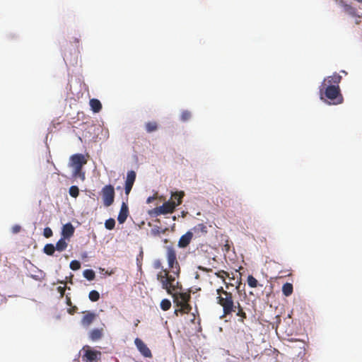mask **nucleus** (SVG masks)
<instances>
[{"instance_id":"nucleus-1","label":"nucleus","mask_w":362,"mask_h":362,"mask_svg":"<svg viewBox=\"0 0 362 362\" xmlns=\"http://www.w3.org/2000/svg\"><path fill=\"white\" fill-rule=\"evenodd\" d=\"M216 303L222 308L223 316L235 313L238 322L244 323L247 314L240 302L235 299V296L222 286L216 289Z\"/></svg>"},{"instance_id":"nucleus-2","label":"nucleus","mask_w":362,"mask_h":362,"mask_svg":"<svg viewBox=\"0 0 362 362\" xmlns=\"http://www.w3.org/2000/svg\"><path fill=\"white\" fill-rule=\"evenodd\" d=\"M341 81V76L336 72L325 78L319 87L320 99L329 100L330 105L341 104L343 102V96L339 86Z\"/></svg>"},{"instance_id":"nucleus-3","label":"nucleus","mask_w":362,"mask_h":362,"mask_svg":"<svg viewBox=\"0 0 362 362\" xmlns=\"http://www.w3.org/2000/svg\"><path fill=\"white\" fill-rule=\"evenodd\" d=\"M153 267L156 269H160L157 274V280L160 283L162 288L165 289L168 294L181 288L179 281H175V276L170 274V271L163 269L162 262L157 259L153 263Z\"/></svg>"},{"instance_id":"nucleus-4","label":"nucleus","mask_w":362,"mask_h":362,"mask_svg":"<svg viewBox=\"0 0 362 362\" xmlns=\"http://www.w3.org/2000/svg\"><path fill=\"white\" fill-rule=\"evenodd\" d=\"M180 286L182 287L181 285H180ZM181 289H182V288H179L178 290H177L175 291L172 292V293H171V294H173V293H175L173 295V296L175 298L174 301L176 303L177 307H179L178 309H175V314L177 316H178L179 313H182V314H187L192 310V307L189 304V301L190 300V298H191L190 293H184V292L177 293V291L179 290L181 291Z\"/></svg>"},{"instance_id":"nucleus-5","label":"nucleus","mask_w":362,"mask_h":362,"mask_svg":"<svg viewBox=\"0 0 362 362\" xmlns=\"http://www.w3.org/2000/svg\"><path fill=\"white\" fill-rule=\"evenodd\" d=\"M87 163L84 155L76 153L69 158V167L74 168L73 177H79L81 180H85V173L82 170L83 166Z\"/></svg>"},{"instance_id":"nucleus-6","label":"nucleus","mask_w":362,"mask_h":362,"mask_svg":"<svg viewBox=\"0 0 362 362\" xmlns=\"http://www.w3.org/2000/svg\"><path fill=\"white\" fill-rule=\"evenodd\" d=\"M166 256L168 263V267L171 269V274L175 276V280L179 278L180 267L177 260V254L173 247H168Z\"/></svg>"},{"instance_id":"nucleus-7","label":"nucleus","mask_w":362,"mask_h":362,"mask_svg":"<svg viewBox=\"0 0 362 362\" xmlns=\"http://www.w3.org/2000/svg\"><path fill=\"white\" fill-rule=\"evenodd\" d=\"M175 207V201L169 200L164 202L162 206L150 210L148 214L152 217H157L161 214H171L174 211Z\"/></svg>"},{"instance_id":"nucleus-8","label":"nucleus","mask_w":362,"mask_h":362,"mask_svg":"<svg viewBox=\"0 0 362 362\" xmlns=\"http://www.w3.org/2000/svg\"><path fill=\"white\" fill-rule=\"evenodd\" d=\"M103 204L106 207L111 206L115 200V188L111 185H105L101 190Z\"/></svg>"},{"instance_id":"nucleus-9","label":"nucleus","mask_w":362,"mask_h":362,"mask_svg":"<svg viewBox=\"0 0 362 362\" xmlns=\"http://www.w3.org/2000/svg\"><path fill=\"white\" fill-rule=\"evenodd\" d=\"M84 354L82 356L83 362H99L101 358V352L92 349L90 346H86L83 348Z\"/></svg>"},{"instance_id":"nucleus-10","label":"nucleus","mask_w":362,"mask_h":362,"mask_svg":"<svg viewBox=\"0 0 362 362\" xmlns=\"http://www.w3.org/2000/svg\"><path fill=\"white\" fill-rule=\"evenodd\" d=\"M83 316L81 318V324L83 327L88 328L96 319L97 315L91 311L83 312Z\"/></svg>"},{"instance_id":"nucleus-11","label":"nucleus","mask_w":362,"mask_h":362,"mask_svg":"<svg viewBox=\"0 0 362 362\" xmlns=\"http://www.w3.org/2000/svg\"><path fill=\"white\" fill-rule=\"evenodd\" d=\"M134 344L139 351V352L144 356L147 358H151L152 354L151 350L146 346V344L139 338H136L134 340Z\"/></svg>"},{"instance_id":"nucleus-12","label":"nucleus","mask_w":362,"mask_h":362,"mask_svg":"<svg viewBox=\"0 0 362 362\" xmlns=\"http://www.w3.org/2000/svg\"><path fill=\"white\" fill-rule=\"evenodd\" d=\"M135 180H136V173L134 170L129 171L127 175V179L125 181V187H124L125 194L127 195H129V194L130 193V192L132 189V187L134 185V183L135 182Z\"/></svg>"},{"instance_id":"nucleus-13","label":"nucleus","mask_w":362,"mask_h":362,"mask_svg":"<svg viewBox=\"0 0 362 362\" xmlns=\"http://www.w3.org/2000/svg\"><path fill=\"white\" fill-rule=\"evenodd\" d=\"M193 238V233L192 231H187L185 234L182 235L178 241L177 246L180 248H185L187 247Z\"/></svg>"},{"instance_id":"nucleus-14","label":"nucleus","mask_w":362,"mask_h":362,"mask_svg":"<svg viewBox=\"0 0 362 362\" xmlns=\"http://www.w3.org/2000/svg\"><path fill=\"white\" fill-rule=\"evenodd\" d=\"M75 228L71 223H67L62 227V238L64 239H70L74 235Z\"/></svg>"},{"instance_id":"nucleus-15","label":"nucleus","mask_w":362,"mask_h":362,"mask_svg":"<svg viewBox=\"0 0 362 362\" xmlns=\"http://www.w3.org/2000/svg\"><path fill=\"white\" fill-rule=\"evenodd\" d=\"M129 215V209L127 205L123 202L117 216V221L119 223H124Z\"/></svg>"},{"instance_id":"nucleus-16","label":"nucleus","mask_w":362,"mask_h":362,"mask_svg":"<svg viewBox=\"0 0 362 362\" xmlns=\"http://www.w3.org/2000/svg\"><path fill=\"white\" fill-rule=\"evenodd\" d=\"M90 106L94 112H99L102 109V104L100 101L95 98L90 100Z\"/></svg>"},{"instance_id":"nucleus-17","label":"nucleus","mask_w":362,"mask_h":362,"mask_svg":"<svg viewBox=\"0 0 362 362\" xmlns=\"http://www.w3.org/2000/svg\"><path fill=\"white\" fill-rule=\"evenodd\" d=\"M91 340L97 341L103 337V329H93L89 333Z\"/></svg>"},{"instance_id":"nucleus-18","label":"nucleus","mask_w":362,"mask_h":362,"mask_svg":"<svg viewBox=\"0 0 362 362\" xmlns=\"http://www.w3.org/2000/svg\"><path fill=\"white\" fill-rule=\"evenodd\" d=\"M185 194L183 192H174L171 195V200L170 201H175V204H176V206L181 204L182 199L184 197Z\"/></svg>"},{"instance_id":"nucleus-19","label":"nucleus","mask_w":362,"mask_h":362,"mask_svg":"<svg viewBox=\"0 0 362 362\" xmlns=\"http://www.w3.org/2000/svg\"><path fill=\"white\" fill-rule=\"evenodd\" d=\"M145 129L148 133L156 132L158 129V123L156 121L148 122L145 124Z\"/></svg>"},{"instance_id":"nucleus-20","label":"nucleus","mask_w":362,"mask_h":362,"mask_svg":"<svg viewBox=\"0 0 362 362\" xmlns=\"http://www.w3.org/2000/svg\"><path fill=\"white\" fill-rule=\"evenodd\" d=\"M192 230L197 234L207 233V227L204 223H199L193 227Z\"/></svg>"},{"instance_id":"nucleus-21","label":"nucleus","mask_w":362,"mask_h":362,"mask_svg":"<svg viewBox=\"0 0 362 362\" xmlns=\"http://www.w3.org/2000/svg\"><path fill=\"white\" fill-rule=\"evenodd\" d=\"M293 291V287L292 284L291 283H286L282 286V293L283 294L288 297L290 296Z\"/></svg>"},{"instance_id":"nucleus-22","label":"nucleus","mask_w":362,"mask_h":362,"mask_svg":"<svg viewBox=\"0 0 362 362\" xmlns=\"http://www.w3.org/2000/svg\"><path fill=\"white\" fill-rule=\"evenodd\" d=\"M66 239L61 238L56 243V250L62 252L65 250L68 246V243L66 241Z\"/></svg>"},{"instance_id":"nucleus-23","label":"nucleus","mask_w":362,"mask_h":362,"mask_svg":"<svg viewBox=\"0 0 362 362\" xmlns=\"http://www.w3.org/2000/svg\"><path fill=\"white\" fill-rule=\"evenodd\" d=\"M56 250L55 246L52 244H47L45 245L43 248V252L49 256H52Z\"/></svg>"},{"instance_id":"nucleus-24","label":"nucleus","mask_w":362,"mask_h":362,"mask_svg":"<svg viewBox=\"0 0 362 362\" xmlns=\"http://www.w3.org/2000/svg\"><path fill=\"white\" fill-rule=\"evenodd\" d=\"M83 276L88 281H92L95 277V272L92 269H86L83 271Z\"/></svg>"},{"instance_id":"nucleus-25","label":"nucleus","mask_w":362,"mask_h":362,"mask_svg":"<svg viewBox=\"0 0 362 362\" xmlns=\"http://www.w3.org/2000/svg\"><path fill=\"white\" fill-rule=\"evenodd\" d=\"M216 275L221 279L223 280V281L226 284V289H228L229 288V284L228 283H226V281H225V277L226 276H228V273L223 271V270H221V271H219L218 272L216 273Z\"/></svg>"},{"instance_id":"nucleus-26","label":"nucleus","mask_w":362,"mask_h":362,"mask_svg":"<svg viewBox=\"0 0 362 362\" xmlns=\"http://www.w3.org/2000/svg\"><path fill=\"white\" fill-rule=\"evenodd\" d=\"M88 298L92 302H96L100 299V293L98 291L93 290L90 291Z\"/></svg>"},{"instance_id":"nucleus-27","label":"nucleus","mask_w":362,"mask_h":362,"mask_svg":"<svg viewBox=\"0 0 362 362\" xmlns=\"http://www.w3.org/2000/svg\"><path fill=\"white\" fill-rule=\"evenodd\" d=\"M336 2H338V0H335ZM339 4L344 7L346 11L349 12L351 14L355 13V9L351 6L344 4L342 0L339 1Z\"/></svg>"},{"instance_id":"nucleus-28","label":"nucleus","mask_w":362,"mask_h":362,"mask_svg":"<svg viewBox=\"0 0 362 362\" xmlns=\"http://www.w3.org/2000/svg\"><path fill=\"white\" fill-rule=\"evenodd\" d=\"M248 286L251 288H256L258 286L257 280L252 275H249L247 277Z\"/></svg>"},{"instance_id":"nucleus-29","label":"nucleus","mask_w":362,"mask_h":362,"mask_svg":"<svg viewBox=\"0 0 362 362\" xmlns=\"http://www.w3.org/2000/svg\"><path fill=\"white\" fill-rule=\"evenodd\" d=\"M171 307V302L168 299H163L160 302V308L164 310H168Z\"/></svg>"},{"instance_id":"nucleus-30","label":"nucleus","mask_w":362,"mask_h":362,"mask_svg":"<svg viewBox=\"0 0 362 362\" xmlns=\"http://www.w3.org/2000/svg\"><path fill=\"white\" fill-rule=\"evenodd\" d=\"M70 196L72 197L76 198L79 194V189L77 186L73 185L70 187L69 190Z\"/></svg>"},{"instance_id":"nucleus-31","label":"nucleus","mask_w":362,"mask_h":362,"mask_svg":"<svg viewBox=\"0 0 362 362\" xmlns=\"http://www.w3.org/2000/svg\"><path fill=\"white\" fill-rule=\"evenodd\" d=\"M115 226V221L114 218H109L105 221V226L107 230H112Z\"/></svg>"},{"instance_id":"nucleus-32","label":"nucleus","mask_w":362,"mask_h":362,"mask_svg":"<svg viewBox=\"0 0 362 362\" xmlns=\"http://www.w3.org/2000/svg\"><path fill=\"white\" fill-rule=\"evenodd\" d=\"M69 267H70L71 269L76 271L81 268V263L78 260H72L70 262Z\"/></svg>"},{"instance_id":"nucleus-33","label":"nucleus","mask_w":362,"mask_h":362,"mask_svg":"<svg viewBox=\"0 0 362 362\" xmlns=\"http://www.w3.org/2000/svg\"><path fill=\"white\" fill-rule=\"evenodd\" d=\"M191 117V112L188 110H184L180 116L181 120L183 122H186Z\"/></svg>"},{"instance_id":"nucleus-34","label":"nucleus","mask_w":362,"mask_h":362,"mask_svg":"<svg viewBox=\"0 0 362 362\" xmlns=\"http://www.w3.org/2000/svg\"><path fill=\"white\" fill-rule=\"evenodd\" d=\"M59 282V284H62L64 285V286H58L57 288V291L60 293L61 297H63L65 293V291H66V282L64 281H60Z\"/></svg>"},{"instance_id":"nucleus-35","label":"nucleus","mask_w":362,"mask_h":362,"mask_svg":"<svg viewBox=\"0 0 362 362\" xmlns=\"http://www.w3.org/2000/svg\"><path fill=\"white\" fill-rule=\"evenodd\" d=\"M52 235H53V233L50 228L47 227L44 229L43 235L45 238H50L51 236H52Z\"/></svg>"},{"instance_id":"nucleus-36","label":"nucleus","mask_w":362,"mask_h":362,"mask_svg":"<svg viewBox=\"0 0 362 362\" xmlns=\"http://www.w3.org/2000/svg\"><path fill=\"white\" fill-rule=\"evenodd\" d=\"M13 233H18L21 230V227L19 225H15L12 227Z\"/></svg>"},{"instance_id":"nucleus-37","label":"nucleus","mask_w":362,"mask_h":362,"mask_svg":"<svg viewBox=\"0 0 362 362\" xmlns=\"http://www.w3.org/2000/svg\"><path fill=\"white\" fill-rule=\"evenodd\" d=\"M77 310H78V308L76 305H74V306H72L71 308H69L68 310V312L69 314L74 315L77 311Z\"/></svg>"},{"instance_id":"nucleus-38","label":"nucleus","mask_w":362,"mask_h":362,"mask_svg":"<svg viewBox=\"0 0 362 362\" xmlns=\"http://www.w3.org/2000/svg\"><path fill=\"white\" fill-rule=\"evenodd\" d=\"M155 199H156V197H155L154 196H153V197H149L147 199L146 202H147L148 204H149V203L152 202Z\"/></svg>"},{"instance_id":"nucleus-39","label":"nucleus","mask_w":362,"mask_h":362,"mask_svg":"<svg viewBox=\"0 0 362 362\" xmlns=\"http://www.w3.org/2000/svg\"><path fill=\"white\" fill-rule=\"evenodd\" d=\"M66 303L68 305H70L71 306V299L70 298H69L68 296H66Z\"/></svg>"},{"instance_id":"nucleus-40","label":"nucleus","mask_w":362,"mask_h":362,"mask_svg":"<svg viewBox=\"0 0 362 362\" xmlns=\"http://www.w3.org/2000/svg\"><path fill=\"white\" fill-rule=\"evenodd\" d=\"M75 41H76V42H77V43H78V42H79V40H78V39H77V38H76V39H75Z\"/></svg>"},{"instance_id":"nucleus-41","label":"nucleus","mask_w":362,"mask_h":362,"mask_svg":"<svg viewBox=\"0 0 362 362\" xmlns=\"http://www.w3.org/2000/svg\"><path fill=\"white\" fill-rule=\"evenodd\" d=\"M356 1L359 2V3H361V4H362V0H356Z\"/></svg>"},{"instance_id":"nucleus-42","label":"nucleus","mask_w":362,"mask_h":362,"mask_svg":"<svg viewBox=\"0 0 362 362\" xmlns=\"http://www.w3.org/2000/svg\"><path fill=\"white\" fill-rule=\"evenodd\" d=\"M138 322H139V320H137V322H135V325L137 326Z\"/></svg>"}]
</instances>
